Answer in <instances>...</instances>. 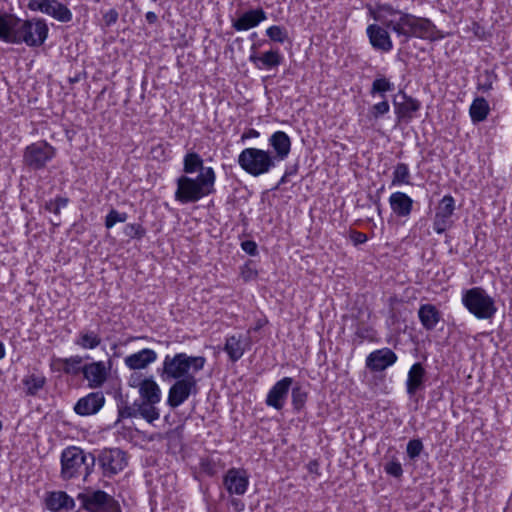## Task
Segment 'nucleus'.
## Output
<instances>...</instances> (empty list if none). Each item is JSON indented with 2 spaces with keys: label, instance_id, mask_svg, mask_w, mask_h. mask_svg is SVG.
<instances>
[{
  "label": "nucleus",
  "instance_id": "nucleus-1",
  "mask_svg": "<svg viewBox=\"0 0 512 512\" xmlns=\"http://www.w3.org/2000/svg\"><path fill=\"white\" fill-rule=\"evenodd\" d=\"M206 363L203 356H190L186 353L166 355L160 370L164 381L175 380L167 397V405L174 409L182 405L191 395L199 391L195 373L201 371Z\"/></svg>",
  "mask_w": 512,
  "mask_h": 512
},
{
  "label": "nucleus",
  "instance_id": "nucleus-2",
  "mask_svg": "<svg viewBox=\"0 0 512 512\" xmlns=\"http://www.w3.org/2000/svg\"><path fill=\"white\" fill-rule=\"evenodd\" d=\"M216 174L212 167L203 169L196 178L181 175L176 179L175 200L181 204L196 203L215 192Z\"/></svg>",
  "mask_w": 512,
  "mask_h": 512
},
{
  "label": "nucleus",
  "instance_id": "nucleus-3",
  "mask_svg": "<svg viewBox=\"0 0 512 512\" xmlns=\"http://www.w3.org/2000/svg\"><path fill=\"white\" fill-rule=\"evenodd\" d=\"M60 462V477L63 480L68 481L82 477L84 481H87L93 472L96 457L80 447L68 446L62 451Z\"/></svg>",
  "mask_w": 512,
  "mask_h": 512
},
{
  "label": "nucleus",
  "instance_id": "nucleus-4",
  "mask_svg": "<svg viewBox=\"0 0 512 512\" xmlns=\"http://www.w3.org/2000/svg\"><path fill=\"white\" fill-rule=\"evenodd\" d=\"M49 28L42 18L20 19L16 16L11 44L25 43L28 47H40L48 37Z\"/></svg>",
  "mask_w": 512,
  "mask_h": 512
},
{
  "label": "nucleus",
  "instance_id": "nucleus-5",
  "mask_svg": "<svg viewBox=\"0 0 512 512\" xmlns=\"http://www.w3.org/2000/svg\"><path fill=\"white\" fill-rule=\"evenodd\" d=\"M238 164L247 174L258 177L269 173L277 163L268 150L245 148L238 155Z\"/></svg>",
  "mask_w": 512,
  "mask_h": 512
},
{
  "label": "nucleus",
  "instance_id": "nucleus-6",
  "mask_svg": "<svg viewBox=\"0 0 512 512\" xmlns=\"http://www.w3.org/2000/svg\"><path fill=\"white\" fill-rule=\"evenodd\" d=\"M462 304L477 319L486 320L497 312L494 299L481 287H473L462 294Z\"/></svg>",
  "mask_w": 512,
  "mask_h": 512
},
{
  "label": "nucleus",
  "instance_id": "nucleus-7",
  "mask_svg": "<svg viewBox=\"0 0 512 512\" xmlns=\"http://www.w3.org/2000/svg\"><path fill=\"white\" fill-rule=\"evenodd\" d=\"M77 499L87 512H122L119 502L103 490L88 488L79 493Z\"/></svg>",
  "mask_w": 512,
  "mask_h": 512
},
{
  "label": "nucleus",
  "instance_id": "nucleus-8",
  "mask_svg": "<svg viewBox=\"0 0 512 512\" xmlns=\"http://www.w3.org/2000/svg\"><path fill=\"white\" fill-rule=\"evenodd\" d=\"M56 155V149L46 141H38L28 145L23 154L24 164L33 170H41Z\"/></svg>",
  "mask_w": 512,
  "mask_h": 512
},
{
  "label": "nucleus",
  "instance_id": "nucleus-9",
  "mask_svg": "<svg viewBox=\"0 0 512 512\" xmlns=\"http://www.w3.org/2000/svg\"><path fill=\"white\" fill-rule=\"evenodd\" d=\"M98 463L105 477H112L127 466L126 453L119 448L104 449L98 455Z\"/></svg>",
  "mask_w": 512,
  "mask_h": 512
},
{
  "label": "nucleus",
  "instance_id": "nucleus-10",
  "mask_svg": "<svg viewBox=\"0 0 512 512\" xmlns=\"http://www.w3.org/2000/svg\"><path fill=\"white\" fill-rule=\"evenodd\" d=\"M27 7L31 11H39L63 23L70 22L73 17L70 9L58 0H30Z\"/></svg>",
  "mask_w": 512,
  "mask_h": 512
},
{
  "label": "nucleus",
  "instance_id": "nucleus-11",
  "mask_svg": "<svg viewBox=\"0 0 512 512\" xmlns=\"http://www.w3.org/2000/svg\"><path fill=\"white\" fill-rule=\"evenodd\" d=\"M455 209V199L451 195H445L439 201L433 218V230L437 234H443L453 226L452 217Z\"/></svg>",
  "mask_w": 512,
  "mask_h": 512
},
{
  "label": "nucleus",
  "instance_id": "nucleus-12",
  "mask_svg": "<svg viewBox=\"0 0 512 512\" xmlns=\"http://www.w3.org/2000/svg\"><path fill=\"white\" fill-rule=\"evenodd\" d=\"M397 355L390 348H381L371 352L365 360L371 372H382L397 362Z\"/></svg>",
  "mask_w": 512,
  "mask_h": 512
},
{
  "label": "nucleus",
  "instance_id": "nucleus-13",
  "mask_svg": "<svg viewBox=\"0 0 512 512\" xmlns=\"http://www.w3.org/2000/svg\"><path fill=\"white\" fill-rule=\"evenodd\" d=\"M292 384L293 379L291 377H284L277 381L266 396V405L278 411L282 410L288 398Z\"/></svg>",
  "mask_w": 512,
  "mask_h": 512
},
{
  "label": "nucleus",
  "instance_id": "nucleus-14",
  "mask_svg": "<svg viewBox=\"0 0 512 512\" xmlns=\"http://www.w3.org/2000/svg\"><path fill=\"white\" fill-rule=\"evenodd\" d=\"M223 484L229 494L243 495L248 489L249 477L244 469L231 468L224 475Z\"/></svg>",
  "mask_w": 512,
  "mask_h": 512
},
{
  "label": "nucleus",
  "instance_id": "nucleus-15",
  "mask_svg": "<svg viewBox=\"0 0 512 512\" xmlns=\"http://www.w3.org/2000/svg\"><path fill=\"white\" fill-rule=\"evenodd\" d=\"M396 15L399 18L397 20L392 19V22L388 24V29L393 31L398 37H404V43H406L413 38L417 16L398 9Z\"/></svg>",
  "mask_w": 512,
  "mask_h": 512
},
{
  "label": "nucleus",
  "instance_id": "nucleus-16",
  "mask_svg": "<svg viewBox=\"0 0 512 512\" xmlns=\"http://www.w3.org/2000/svg\"><path fill=\"white\" fill-rule=\"evenodd\" d=\"M387 29L385 26L383 27L378 24L367 26L366 34L373 49L385 53L392 50L393 42Z\"/></svg>",
  "mask_w": 512,
  "mask_h": 512
},
{
  "label": "nucleus",
  "instance_id": "nucleus-17",
  "mask_svg": "<svg viewBox=\"0 0 512 512\" xmlns=\"http://www.w3.org/2000/svg\"><path fill=\"white\" fill-rule=\"evenodd\" d=\"M104 403L105 397L102 392H91L76 402L74 411L80 416L94 415L100 411Z\"/></svg>",
  "mask_w": 512,
  "mask_h": 512
},
{
  "label": "nucleus",
  "instance_id": "nucleus-18",
  "mask_svg": "<svg viewBox=\"0 0 512 512\" xmlns=\"http://www.w3.org/2000/svg\"><path fill=\"white\" fill-rule=\"evenodd\" d=\"M84 379L88 381V387L97 389L103 386L108 377V369L104 362L97 361L82 367Z\"/></svg>",
  "mask_w": 512,
  "mask_h": 512
},
{
  "label": "nucleus",
  "instance_id": "nucleus-19",
  "mask_svg": "<svg viewBox=\"0 0 512 512\" xmlns=\"http://www.w3.org/2000/svg\"><path fill=\"white\" fill-rule=\"evenodd\" d=\"M268 143L273 149L272 158L276 163L285 160L290 154L291 139L284 131L274 132L269 137Z\"/></svg>",
  "mask_w": 512,
  "mask_h": 512
},
{
  "label": "nucleus",
  "instance_id": "nucleus-20",
  "mask_svg": "<svg viewBox=\"0 0 512 512\" xmlns=\"http://www.w3.org/2000/svg\"><path fill=\"white\" fill-rule=\"evenodd\" d=\"M252 53L249 56V61L254 64L257 69H272L279 66L282 62V56L278 50H270L262 55L257 54V45L251 46Z\"/></svg>",
  "mask_w": 512,
  "mask_h": 512
},
{
  "label": "nucleus",
  "instance_id": "nucleus-21",
  "mask_svg": "<svg viewBox=\"0 0 512 512\" xmlns=\"http://www.w3.org/2000/svg\"><path fill=\"white\" fill-rule=\"evenodd\" d=\"M392 212L399 218H408L413 211V199L404 192L396 191L388 199Z\"/></svg>",
  "mask_w": 512,
  "mask_h": 512
},
{
  "label": "nucleus",
  "instance_id": "nucleus-22",
  "mask_svg": "<svg viewBox=\"0 0 512 512\" xmlns=\"http://www.w3.org/2000/svg\"><path fill=\"white\" fill-rule=\"evenodd\" d=\"M267 19L266 12L262 8L244 12L238 19L232 21V27L236 31H247L258 26Z\"/></svg>",
  "mask_w": 512,
  "mask_h": 512
},
{
  "label": "nucleus",
  "instance_id": "nucleus-23",
  "mask_svg": "<svg viewBox=\"0 0 512 512\" xmlns=\"http://www.w3.org/2000/svg\"><path fill=\"white\" fill-rule=\"evenodd\" d=\"M426 380V370L420 362L414 363L407 375L406 392L409 397H413L419 390L424 388Z\"/></svg>",
  "mask_w": 512,
  "mask_h": 512
},
{
  "label": "nucleus",
  "instance_id": "nucleus-24",
  "mask_svg": "<svg viewBox=\"0 0 512 512\" xmlns=\"http://www.w3.org/2000/svg\"><path fill=\"white\" fill-rule=\"evenodd\" d=\"M157 359V353L149 348H144L124 358L125 365L130 370H142L147 368Z\"/></svg>",
  "mask_w": 512,
  "mask_h": 512
},
{
  "label": "nucleus",
  "instance_id": "nucleus-25",
  "mask_svg": "<svg viewBox=\"0 0 512 512\" xmlns=\"http://www.w3.org/2000/svg\"><path fill=\"white\" fill-rule=\"evenodd\" d=\"M413 38H419L433 42L443 38V35L440 34V31L430 19L417 16Z\"/></svg>",
  "mask_w": 512,
  "mask_h": 512
},
{
  "label": "nucleus",
  "instance_id": "nucleus-26",
  "mask_svg": "<svg viewBox=\"0 0 512 512\" xmlns=\"http://www.w3.org/2000/svg\"><path fill=\"white\" fill-rule=\"evenodd\" d=\"M403 99V102H397L395 100L393 102L398 122L409 121L412 119L413 114L421 107L420 102L411 96L403 94Z\"/></svg>",
  "mask_w": 512,
  "mask_h": 512
},
{
  "label": "nucleus",
  "instance_id": "nucleus-27",
  "mask_svg": "<svg viewBox=\"0 0 512 512\" xmlns=\"http://www.w3.org/2000/svg\"><path fill=\"white\" fill-rule=\"evenodd\" d=\"M418 318L422 326L431 331L441 320V312L433 304H422L418 310Z\"/></svg>",
  "mask_w": 512,
  "mask_h": 512
},
{
  "label": "nucleus",
  "instance_id": "nucleus-28",
  "mask_svg": "<svg viewBox=\"0 0 512 512\" xmlns=\"http://www.w3.org/2000/svg\"><path fill=\"white\" fill-rule=\"evenodd\" d=\"M46 506L49 510L58 512L61 509H73L75 501L64 491L51 492L46 498Z\"/></svg>",
  "mask_w": 512,
  "mask_h": 512
},
{
  "label": "nucleus",
  "instance_id": "nucleus-29",
  "mask_svg": "<svg viewBox=\"0 0 512 512\" xmlns=\"http://www.w3.org/2000/svg\"><path fill=\"white\" fill-rule=\"evenodd\" d=\"M137 386L139 388L140 400L156 403L161 401L160 387L152 377L141 380Z\"/></svg>",
  "mask_w": 512,
  "mask_h": 512
},
{
  "label": "nucleus",
  "instance_id": "nucleus-30",
  "mask_svg": "<svg viewBox=\"0 0 512 512\" xmlns=\"http://www.w3.org/2000/svg\"><path fill=\"white\" fill-rule=\"evenodd\" d=\"M368 10L369 15L375 21L381 22L386 28H388V24L392 22V19L387 18V15L394 16L397 13V9L388 3H378L375 8L369 7Z\"/></svg>",
  "mask_w": 512,
  "mask_h": 512
},
{
  "label": "nucleus",
  "instance_id": "nucleus-31",
  "mask_svg": "<svg viewBox=\"0 0 512 512\" xmlns=\"http://www.w3.org/2000/svg\"><path fill=\"white\" fill-rule=\"evenodd\" d=\"M156 402H149L144 400H136L137 416L143 418L148 423H153L160 417L159 409L156 407Z\"/></svg>",
  "mask_w": 512,
  "mask_h": 512
},
{
  "label": "nucleus",
  "instance_id": "nucleus-32",
  "mask_svg": "<svg viewBox=\"0 0 512 512\" xmlns=\"http://www.w3.org/2000/svg\"><path fill=\"white\" fill-rule=\"evenodd\" d=\"M490 112L488 102L483 97H476L469 109V114L473 123L484 121Z\"/></svg>",
  "mask_w": 512,
  "mask_h": 512
},
{
  "label": "nucleus",
  "instance_id": "nucleus-33",
  "mask_svg": "<svg viewBox=\"0 0 512 512\" xmlns=\"http://www.w3.org/2000/svg\"><path fill=\"white\" fill-rule=\"evenodd\" d=\"M100 343V335L93 330H82L75 339V345L83 349H95Z\"/></svg>",
  "mask_w": 512,
  "mask_h": 512
},
{
  "label": "nucleus",
  "instance_id": "nucleus-34",
  "mask_svg": "<svg viewBox=\"0 0 512 512\" xmlns=\"http://www.w3.org/2000/svg\"><path fill=\"white\" fill-rule=\"evenodd\" d=\"M224 351L228 354L229 359L232 362L238 361L244 354L245 349L242 346L240 337L232 335L226 338Z\"/></svg>",
  "mask_w": 512,
  "mask_h": 512
},
{
  "label": "nucleus",
  "instance_id": "nucleus-35",
  "mask_svg": "<svg viewBox=\"0 0 512 512\" xmlns=\"http://www.w3.org/2000/svg\"><path fill=\"white\" fill-rule=\"evenodd\" d=\"M208 167H204L203 159L201 156L193 151H190L185 154L183 158V172L186 174H193L197 171L202 173L203 169H207Z\"/></svg>",
  "mask_w": 512,
  "mask_h": 512
},
{
  "label": "nucleus",
  "instance_id": "nucleus-36",
  "mask_svg": "<svg viewBox=\"0 0 512 512\" xmlns=\"http://www.w3.org/2000/svg\"><path fill=\"white\" fill-rule=\"evenodd\" d=\"M15 20L16 16L13 14H0V40L11 44Z\"/></svg>",
  "mask_w": 512,
  "mask_h": 512
},
{
  "label": "nucleus",
  "instance_id": "nucleus-37",
  "mask_svg": "<svg viewBox=\"0 0 512 512\" xmlns=\"http://www.w3.org/2000/svg\"><path fill=\"white\" fill-rule=\"evenodd\" d=\"M22 383L26 389V394L35 396L46 384V378L42 375L30 374L23 378Z\"/></svg>",
  "mask_w": 512,
  "mask_h": 512
},
{
  "label": "nucleus",
  "instance_id": "nucleus-38",
  "mask_svg": "<svg viewBox=\"0 0 512 512\" xmlns=\"http://www.w3.org/2000/svg\"><path fill=\"white\" fill-rule=\"evenodd\" d=\"M83 358L81 356H71L69 358L58 359V362L62 364V371L65 374L77 375L82 373L81 363Z\"/></svg>",
  "mask_w": 512,
  "mask_h": 512
},
{
  "label": "nucleus",
  "instance_id": "nucleus-39",
  "mask_svg": "<svg viewBox=\"0 0 512 512\" xmlns=\"http://www.w3.org/2000/svg\"><path fill=\"white\" fill-rule=\"evenodd\" d=\"M391 184L393 186L401 184H410V171L407 164L398 163L395 166Z\"/></svg>",
  "mask_w": 512,
  "mask_h": 512
},
{
  "label": "nucleus",
  "instance_id": "nucleus-40",
  "mask_svg": "<svg viewBox=\"0 0 512 512\" xmlns=\"http://www.w3.org/2000/svg\"><path fill=\"white\" fill-rule=\"evenodd\" d=\"M497 75L490 70H484L477 78V89L482 92H488L493 88Z\"/></svg>",
  "mask_w": 512,
  "mask_h": 512
},
{
  "label": "nucleus",
  "instance_id": "nucleus-41",
  "mask_svg": "<svg viewBox=\"0 0 512 512\" xmlns=\"http://www.w3.org/2000/svg\"><path fill=\"white\" fill-rule=\"evenodd\" d=\"M392 90H394V84L393 83H391L385 77H378L372 83L370 94L372 96H375L376 94H378L381 97H384L385 93L390 92Z\"/></svg>",
  "mask_w": 512,
  "mask_h": 512
},
{
  "label": "nucleus",
  "instance_id": "nucleus-42",
  "mask_svg": "<svg viewBox=\"0 0 512 512\" xmlns=\"http://www.w3.org/2000/svg\"><path fill=\"white\" fill-rule=\"evenodd\" d=\"M266 35L271 41L281 44L289 39L287 29L279 25L268 27L266 29Z\"/></svg>",
  "mask_w": 512,
  "mask_h": 512
},
{
  "label": "nucleus",
  "instance_id": "nucleus-43",
  "mask_svg": "<svg viewBox=\"0 0 512 512\" xmlns=\"http://www.w3.org/2000/svg\"><path fill=\"white\" fill-rule=\"evenodd\" d=\"M307 396V392L301 386L292 388V405L295 411L299 412L304 408Z\"/></svg>",
  "mask_w": 512,
  "mask_h": 512
},
{
  "label": "nucleus",
  "instance_id": "nucleus-44",
  "mask_svg": "<svg viewBox=\"0 0 512 512\" xmlns=\"http://www.w3.org/2000/svg\"><path fill=\"white\" fill-rule=\"evenodd\" d=\"M128 214L119 212L112 208L105 217V227L111 229L116 223H123L127 220Z\"/></svg>",
  "mask_w": 512,
  "mask_h": 512
},
{
  "label": "nucleus",
  "instance_id": "nucleus-45",
  "mask_svg": "<svg viewBox=\"0 0 512 512\" xmlns=\"http://www.w3.org/2000/svg\"><path fill=\"white\" fill-rule=\"evenodd\" d=\"M124 234L131 239H142L146 235V229L138 223H130L124 227Z\"/></svg>",
  "mask_w": 512,
  "mask_h": 512
},
{
  "label": "nucleus",
  "instance_id": "nucleus-46",
  "mask_svg": "<svg viewBox=\"0 0 512 512\" xmlns=\"http://www.w3.org/2000/svg\"><path fill=\"white\" fill-rule=\"evenodd\" d=\"M389 110H390V105H389L388 101L384 99L383 101L371 106L369 109V114L373 119L377 120L380 117L387 114L389 112Z\"/></svg>",
  "mask_w": 512,
  "mask_h": 512
},
{
  "label": "nucleus",
  "instance_id": "nucleus-47",
  "mask_svg": "<svg viewBox=\"0 0 512 512\" xmlns=\"http://www.w3.org/2000/svg\"><path fill=\"white\" fill-rule=\"evenodd\" d=\"M67 204H68L67 198L56 197L54 200H51L46 203L45 209L48 210L49 212L59 215L61 208L66 207Z\"/></svg>",
  "mask_w": 512,
  "mask_h": 512
},
{
  "label": "nucleus",
  "instance_id": "nucleus-48",
  "mask_svg": "<svg viewBox=\"0 0 512 512\" xmlns=\"http://www.w3.org/2000/svg\"><path fill=\"white\" fill-rule=\"evenodd\" d=\"M424 446H423V443L420 439H412L408 442L407 444V448H406V451H407V455L410 459H415L417 458L422 450H423Z\"/></svg>",
  "mask_w": 512,
  "mask_h": 512
},
{
  "label": "nucleus",
  "instance_id": "nucleus-49",
  "mask_svg": "<svg viewBox=\"0 0 512 512\" xmlns=\"http://www.w3.org/2000/svg\"><path fill=\"white\" fill-rule=\"evenodd\" d=\"M118 417L120 419L124 418H136L137 410H136V401L132 405H123L118 408Z\"/></svg>",
  "mask_w": 512,
  "mask_h": 512
},
{
  "label": "nucleus",
  "instance_id": "nucleus-50",
  "mask_svg": "<svg viewBox=\"0 0 512 512\" xmlns=\"http://www.w3.org/2000/svg\"><path fill=\"white\" fill-rule=\"evenodd\" d=\"M384 469L388 475H391L396 478L401 477L403 474L402 465L397 460H392V461L386 463Z\"/></svg>",
  "mask_w": 512,
  "mask_h": 512
},
{
  "label": "nucleus",
  "instance_id": "nucleus-51",
  "mask_svg": "<svg viewBox=\"0 0 512 512\" xmlns=\"http://www.w3.org/2000/svg\"><path fill=\"white\" fill-rule=\"evenodd\" d=\"M373 334H374V330L369 326H364V325L358 324L355 328V335L361 340L372 339Z\"/></svg>",
  "mask_w": 512,
  "mask_h": 512
},
{
  "label": "nucleus",
  "instance_id": "nucleus-52",
  "mask_svg": "<svg viewBox=\"0 0 512 512\" xmlns=\"http://www.w3.org/2000/svg\"><path fill=\"white\" fill-rule=\"evenodd\" d=\"M200 468L201 470L206 473L207 475H214L215 474V466H214V463L211 459H209L208 457L206 458H201L200 460Z\"/></svg>",
  "mask_w": 512,
  "mask_h": 512
},
{
  "label": "nucleus",
  "instance_id": "nucleus-53",
  "mask_svg": "<svg viewBox=\"0 0 512 512\" xmlns=\"http://www.w3.org/2000/svg\"><path fill=\"white\" fill-rule=\"evenodd\" d=\"M118 17V12L115 9H110L103 15V20L107 26H111L117 22Z\"/></svg>",
  "mask_w": 512,
  "mask_h": 512
},
{
  "label": "nucleus",
  "instance_id": "nucleus-54",
  "mask_svg": "<svg viewBox=\"0 0 512 512\" xmlns=\"http://www.w3.org/2000/svg\"><path fill=\"white\" fill-rule=\"evenodd\" d=\"M241 248L251 256H255L257 254V244L252 240L243 241L241 243Z\"/></svg>",
  "mask_w": 512,
  "mask_h": 512
},
{
  "label": "nucleus",
  "instance_id": "nucleus-55",
  "mask_svg": "<svg viewBox=\"0 0 512 512\" xmlns=\"http://www.w3.org/2000/svg\"><path fill=\"white\" fill-rule=\"evenodd\" d=\"M350 238L353 241L355 245L363 244L368 240V237L366 234L359 232V231H351Z\"/></svg>",
  "mask_w": 512,
  "mask_h": 512
},
{
  "label": "nucleus",
  "instance_id": "nucleus-56",
  "mask_svg": "<svg viewBox=\"0 0 512 512\" xmlns=\"http://www.w3.org/2000/svg\"><path fill=\"white\" fill-rule=\"evenodd\" d=\"M259 135H260V133L257 130L250 128L242 134L241 139L245 140V139H249V138H258Z\"/></svg>",
  "mask_w": 512,
  "mask_h": 512
},
{
  "label": "nucleus",
  "instance_id": "nucleus-57",
  "mask_svg": "<svg viewBox=\"0 0 512 512\" xmlns=\"http://www.w3.org/2000/svg\"><path fill=\"white\" fill-rule=\"evenodd\" d=\"M145 19L149 24H155L158 21L157 15L152 11L146 13Z\"/></svg>",
  "mask_w": 512,
  "mask_h": 512
},
{
  "label": "nucleus",
  "instance_id": "nucleus-58",
  "mask_svg": "<svg viewBox=\"0 0 512 512\" xmlns=\"http://www.w3.org/2000/svg\"><path fill=\"white\" fill-rule=\"evenodd\" d=\"M231 504L235 507V509H236L237 511H242V510H244V503H243L241 500H239V499H233V500L231 501Z\"/></svg>",
  "mask_w": 512,
  "mask_h": 512
},
{
  "label": "nucleus",
  "instance_id": "nucleus-59",
  "mask_svg": "<svg viewBox=\"0 0 512 512\" xmlns=\"http://www.w3.org/2000/svg\"><path fill=\"white\" fill-rule=\"evenodd\" d=\"M287 178H288V171H286L285 174L282 176V178L280 179V181L278 183V186L285 184L287 181Z\"/></svg>",
  "mask_w": 512,
  "mask_h": 512
},
{
  "label": "nucleus",
  "instance_id": "nucleus-60",
  "mask_svg": "<svg viewBox=\"0 0 512 512\" xmlns=\"http://www.w3.org/2000/svg\"><path fill=\"white\" fill-rule=\"evenodd\" d=\"M5 356L4 344L0 341V360Z\"/></svg>",
  "mask_w": 512,
  "mask_h": 512
},
{
  "label": "nucleus",
  "instance_id": "nucleus-61",
  "mask_svg": "<svg viewBox=\"0 0 512 512\" xmlns=\"http://www.w3.org/2000/svg\"><path fill=\"white\" fill-rule=\"evenodd\" d=\"M261 327H262V325H261V324H258V325H256V327L254 328V330H255V331H257V330H259Z\"/></svg>",
  "mask_w": 512,
  "mask_h": 512
},
{
  "label": "nucleus",
  "instance_id": "nucleus-62",
  "mask_svg": "<svg viewBox=\"0 0 512 512\" xmlns=\"http://www.w3.org/2000/svg\"><path fill=\"white\" fill-rule=\"evenodd\" d=\"M3 429V423L2 421L0 420V431Z\"/></svg>",
  "mask_w": 512,
  "mask_h": 512
}]
</instances>
